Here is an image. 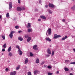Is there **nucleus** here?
<instances>
[{"label":"nucleus","instance_id":"obj_1","mask_svg":"<svg viewBox=\"0 0 75 75\" xmlns=\"http://www.w3.org/2000/svg\"><path fill=\"white\" fill-rule=\"evenodd\" d=\"M51 29L50 28H48L47 31L46 35L47 36L51 35Z\"/></svg>","mask_w":75,"mask_h":75},{"label":"nucleus","instance_id":"obj_2","mask_svg":"<svg viewBox=\"0 0 75 75\" xmlns=\"http://www.w3.org/2000/svg\"><path fill=\"white\" fill-rule=\"evenodd\" d=\"M61 37L60 35H57V34H54V37L53 38V39H56L57 38H59Z\"/></svg>","mask_w":75,"mask_h":75},{"label":"nucleus","instance_id":"obj_3","mask_svg":"<svg viewBox=\"0 0 75 75\" xmlns=\"http://www.w3.org/2000/svg\"><path fill=\"white\" fill-rule=\"evenodd\" d=\"M14 33H15V31H12L11 32V33L9 35V36L10 38H13V34H14Z\"/></svg>","mask_w":75,"mask_h":75},{"label":"nucleus","instance_id":"obj_4","mask_svg":"<svg viewBox=\"0 0 75 75\" xmlns=\"http://www.w3.org/2000/svg\"><path fill=\"white\" fill-rule=\"evenodd\" d=\"M33 48L34 49V50H36V51L38 50V49L37 48V45H35L33 46Z\"/></svg>","mask_w":75,"mask_h":75},{"label":"nucleus","instance_id":"obj_5","mask_svg":"<svg viewBox=\"0 0 75 75\" xmlns=\"http://www.w3.org/2000/svg\"><path fill=\"white\" fill-rule=\"evenodd\" d=\"M49 7H51V8H54V5L50 3L49 4Z\"/></svg>","mask_w":75,"mask_h":75},{"label":"nucleus","instance_id":"obj_6","mask_svg":"<svg viewBox=\"0 0 75 75\" xmlns=\"http://www.w3.org/2000/svg\"><path fill=\"white\" fill-rule=\"evenodd\" d=\"M12 3L10 2L9 4V9H11V8H12V7H13V6H12Z\"/></svg>","mask_w":75,"mask_h":75},{"label":"nucleus","instance_id":"obj_7","mask_svg":"<svg viewBox=\"0 0 75 75\" xmlns=\"http://www.w3.org/2000/svg\"><path fill=\"white\" fill-rule=\"evenodd\" d=\"M17 10L19 11H21V10H22V9L21 8L18 7L17 8Z\"/></svg>","mask_w":75,"mask_h":75},{"label":"nucleus","instance_id":"obj_8","mask_svg":"<svg viewBox=\"0 0 75 75\" xmlns=\"http://www.w3.org/2000/svg\"><path fill=\"white\" fill-rule=\"evenodd\" d=\"M16 74V71H14L13 72H11L10 74L11 75H15Z\"/></svg>","mask_w":75,"mask_h":75},{"label":"nucleus","instance_id":"obj_9","mask_svg":"<svg viewBox=\"0 0 75 75\" xmlns=\"http://www.w3.org/2000/svg\"><path fill=\"white\" fill-rule=\"evenodd\" d=\"M46 40L47 41H49V42H51V40L49 38H46Z\"/></svg>","mask_w":75,"mask_h":75},{"label":"nucleus","instance_id":"obj_10","mask_svg":"<svg viewBox=\"0 0 75 75\" xmlns=\"http://www.w3.org/2000/svg\"><path fill=\"white\" fill-rule=\"evenodd\" d=\"M40 17L41 18H42L43 20H46V18L45 16H40Z\"/></svg>","mask_w":75,"mask_h":75},{"label":"nucleus","instance_id":"obj_11","mask_svg":"<svg viewBox=\"0 0 75 75\" xmlns=\"http://www.w3.org/2000/svg\"><path fill=\"white\" fill-rule=\"evenodd\" d=\"M31 38L30 37H28L27 39V42H30L31 41Z\"/></svg>","mask_w":75,"mask_h":75},{"label":"nucleus","instance_id":"obj_12","mask_svg":"<svg viewBox=\"0 0 75 75\" xmlns=\"http://www.w3.org/2000/svg\"><path fill=\"white\" fill-rule=\"evenodd\" d=\"M47 53H48L49 54H51V52L50 49H47Z\"/></svg>","mask_w":75,"mask_h":75},{"label":"nucleus","instance_id":"obj_13","mask_svg":"<svg viewBox=\"0 0 75 75\" xmlns=\"http://www.w3.org/2000/svg\"><path fill=\"white\" fill-rule=\"evenodd\" d=\"M28 58L26 59L25 61V64H27V63H28Z\"/></svg>","mask_w":75,"mask_h":75},{"label":"nucleus","instance_id":"obj_14","mask_svg":"<svg viewBox=\"0 0 75 75\" xmlns=\"http://www.w3.org/2000/svg\"><path fill=\"white\" fill-rule=\"evenodd\" d=\"M67 38H68V36H65V37H64L62 39V41L65 40V39H67Z\"/></svg>","mask_w":75,"mask_h":75},{"label":"nucleus","instance_id":"obj_15","mask_svg":"<svg viewBox=\"0 0 75 75\" xmlns=\"http://www.w3.org/2000/svg\"><path fill=\"white\" fill-rule=\"evenodd\" d=\"M18 52H19V54L21 55H22V54H23V52L21 51V49H19L18 50Z\"/></svg>","mask_w":75,"mask_h":75},{"label":"nucleus","instance_id":"obj_16","mask_svg":"<svg viewBox=\"0 0 75 75\" xmlns=\"http://www.w3.org/2000/svg\"><path fill=\"white\" fill-rule=\"evenodd\" d=\"M18 40H20V41H21L23 40V39L22 38H21V37H18Z\"/></svg>","mask_w":75,"mask_h":75},{"label":"nucleus","instance_id":"obj_17","mask_svg":"<svg viewBox=\"0 0 75 75\" xmlns=\"http://www.w3.org/2000/svg\"><path fill=\"white\" fill-rule=\"evenodd\" d=\"M40 62V60H39V59H37L36 60V63L37 64H38Z\"/></svg>","mask_w":75,"mask_h":75},{"label":"nucleus","instance_id":"obj_18","mask_svg":"<svg viewBox=\"0 0 75 75\" xmlns=\"http://www.w3.org/2000/svg\"><path fill=\"white\" fill-rule=\"evenodd\" d=\"M11 46H10L8 48V52H10V51H11Z\"/></svg>","mask_w":75,"mask_h":75},{"label":"nucleus","instance_id":"obj_19","mask_svg":"<svg viewBox=\"0 0 75 75\" xmlns=\"http://www.w3.org/2000/svg\"><path fill=\"white\" fill-rule=\"evenodd\" d=\"M20 68V65H18V67H16V70H18Z\"/></svg>","mask_w":75,"mask_h":75},{"label":"nucleus","instance_id":"obj_20","mask_svg":"<svg viewBox=\"0 0 75 75\" xmlns=\"http://www.w3.org/2000/svg\"><path fill=\"white\" fill-rule=\"evenodd\" d=\"M8 56H9V57H12L13 56V54L10 52L8 53Z\"/></svg>","mask_w":75,"mask_h":75},{"label":"nucleus","instance_id":"obj_21","mask_svg":"<svg viewBox=\"0 0 75 75\" xmlns=\"http://www.w3.org/2000/svg\"><path fill=\"white\" fill-rule=\"evenodd\" d=\"M71 10H73V11H75V8L74 7V6H73V7H72L71 8Z\"/></svg>","mask_w":75,"mask_h":75},{"label":"nucleus","instance_id":"obj_22","mask_svg":"<svg viewBox=\"0 0 75 75\" xmlns=\"http://www.w3.org/2000/svg\"><path fill=\"white\" fill-rule=\"evenodd\" d=\"M38 72V71L37 70L35 71L34 72V74L35 75V74H36L37 73V72Z\"/></svg>","mask_w":75,"mask_h":75},{"label":"nucleus","instance_id":"obj_23","mask_svg":"<svg viewBox=\"0 0 75 75\" xmlns=\"http://www.w3.org/2000/svg\"><path fill=\"white\" fill-rule=\"evenodd\" d=\"M29 36L28 35H26L24 37H25V38H28Z\"/></svg>","mask_w":75,"mask_h":75},{"label":"nucleus","instance_id":"obj_24","mask_svg":"<svg viewBox=\"0 0 75 75\" xmlns=\"http://www.w3.org/2000/svg\"><path fill=\"white\" fill-rule=\"evenodd\" d=\"M32 31V30L30 28H29L28 29V33H30V32H31Z\"/></svg>","mask_w":75,"mask_h":75},{"label":"nucleus","instance_id":"obj_25","mask_svg":"<svg viewBox=\"0 0 75 75\" xmlns=\"http://www.w3.org/2000/svg\"><path fill=\"white\" fill-rule=\"evenodd\" d=\"M6 17H8V18L9 17H10V15H9V13H7L6 14Z\"/></svg>","mask_w":75,"mask_h":75},{"label":"nucleus","instance_id":"obj_26","mask_svg":"<svg viewBox=\"0 0 75 75\" xmlns=\"http://www.w3.org/2000/svg\"><path fill=\"white\" fill-rule=\"evenodd\" d=\"M6 44L5 43L3 47H4V48H6Z\"/></svg>","mask_w":75,"mask_h":75},{"label":"nucleus","instance_id":"obj_27","mask_svg":"<svg viewBox=\"0 0 75 75\" xmlns=\"http://www.w3.org/2000/svg\"><path fill=\"white\" fill-rule=\"evenodd\" d=\"M64 70L66 71H69V69H68L67 68H64Z\"/></svg>","mask_w":75,"mask_h":75},{"label":"nucleus","instance_id":"obj_28","mask_svg":"<svg viewBox=\"0 0 75 75\" xmlns=\"http://www.w3.org/2000/svg\"><path fill=\"white\" fill-rule=\"evenodd\" d=\"M28 27L29 28L30 27H31V24L30 23H28Z\"/></svg>","mask_w":75,"mask_h":75},{"label":"nucleus","instance_id":"obj_29","mask_svg":"<svg viewBox=\"0 0 75 75\" xmlns=\"http://www.w3.org/2000/svg\"><path fill=\"white\" fill-rule=\"evenodd\" d=\"M15 28H16V29H18V28H19V26L18 25L16 26H15Z\"/></svg>","mask_w":75,"mask_h":75},{"label":"nucleus","instance_id":"obj_30","mask_svg":"<svg viewBox=\"0 0 75 75\" xmlns=\"http://www.w3.org/2000/svg\"><path fill=\"white\" fill-rule=\"evenodd\" d=\"M30 57H33V54L32 53L30 52Z\"/></svg>","mask_w":75,"mask_h":75},{"label":"nucleus","instance_id":"obj_31","mask_svg":"<svg viewBox=\"0 0 75 75\" xmlns=\"http://www.w3.org/2000/svg\"><path fill=\"white\" fill-rule=\"evenodd\" d=\"M28 75H31V73L30 72H28Z\"/></svg>","mask_w":75,"mask_h":75},{"label":"nucleus","instance_id":"obj_32","mask_svg":"<svg viewBox=\"0 0 75 75\" xmlns=\"http://www.w3.org/2000/svg\"><path fill=\"white\" fill-rule=\"evenodd\" d=\"M47 74L48 75H52V73H51L49 72Z\"/></svg>","mask_w":75,"mask_h":75},{"label":"nucleus","instance_id":"obj_33","mask_svg":"<svg viewBox=\"0 0 75 75\" xmlns=\"http://www.w3.org/2000/svg\"><path fill=\"white\" fill-rule=\"evenodd\" d=\"M16 48L18 49V50H21L20 49V47H19V46L18 45L16 46Z\"/></svg>","mask_w":75,"mask_h":75},{"label":"nucleus","instance_id":"obj_34","mask_svg":"<svg viewBox=\"0 0 75 75\" xmlns=\"http://www.w3.org/2000/svg\"><path fill=\"white\" fill-rule=\"evenodd\" d=\"M5 70L6 72H8V68H6L5 69Z\"/></svg>","mask_w":75,"mask_h":75},{"label":"nucleus","instance_id":"obj_35","mask_svg":"<svg viewBox=\"0 0 75 75\" xmlns=\"http://www.w3.org/2000/svg\"><path fill=\"white\" fill-rule=\"evenodd\" d=\"M54 51L52 52V56L54 55Z\"/></svg>","mask_w":75,"mask_h":75},{"label":"nucleus","instance_id":"obj_36","mask_svg":"<svg viewBox=\"0 0 75 75\" xmlns=\"http://www.w3.org/2000/svg\"><path fill=\"white\" fill-rule=\"evenodd\" d=\"M70 64H75V62H71L70 63Z\"/></svg>","mask_w":75,"mask_h":75},{"label":"nucleus","instance_id":"obj_37","mask_svg":"<svg viewBox=\"0 0 75 75\" xmlns=\"http://www.w3.org/2000/svg\"><path fill=\"white\" fill-rule=\"evenodd\" d=\"M2 38L3 39V40H5V37L4 36H2Z\"/></svg>","mask_w":75,"mask_h":75},{"label":"nucleus","instance_id":"obj_38","mask_svg":"<svg viewBox=\"0 0 75 75\" xmlns=\"http://www.w3.org/2000/svg\"><path fill=\"white\" fill-rule=\"evenodd\" d=\"M69 61V60H66L65 61V62H68Z\"/></svg>","mask_w":75,"mask_h":75},{"label":"nucleus","instance_id":"obj_39","mask_svg":"<svg viewBox=\"0 0 75 75\" xmlns=\"http://www.w3.org/2000/svg\"><path fill=\"white\" fill-rule=\"evenodd\" d=\"M47 67L48 68H49V69H51V67L50 66H48Z\"/></svg>","mask_w":75,"mask_h":75},{"label":"nucleus","instance_id":"obj_40","mask_svg":"<svg viewBox=\"0 0 75 75\" xmlns=\"http://www.w3.org/2000/svg\"><path fill=\"white\" fill-rule=\"evenodd\" d=\"M56 74H59V71H57L56 72Z\"/></svg>","mask_w":75,"mask_h":75},{"label":"nucleus","instance_id":"obj_41","mask_svg":"<svg viewBox=\"0 0 75 75\" xmlns=\"http://www.w3.org/2000/svg\"><path fill=\"white\" fill-rule=\"evenodd\" d=\"M21 32H22V31L20 30L19 31H18V33H21Z\"/></svg>","mask_w":75,"mask_h":75},{"label":"nucleus","instance_id":"obj_42","mask_svg":"<svg viewBox=\"0 0 75 75\" xmlns=\"http://www.w3.org/2000/svg\"><path fill=\"white\" fill-rule=\"evenodd\" d=\"M46 57H50V55L49 54H47L46 55Z\"/></svg>","mask_w":75,"mask_h":75},{"label":"nucleus","instance_id":"obj_43","mask_svg":"<svg viewBox=\"0 0 75 75\" xmlns=\"http://www.w3.org/2000/svg\"><path fill=\"white\" fill-rule=\"evenodd\" d=\"M22 10H25V8H24V7L22 8Z\"/></svg>","mask_w":75,"mask_h":75},{"label":"nucleus","instance_id":"obj_44","mask_svg":"<svg viewBox=\"0 0 75 75\" xmlns=\"http://www.w3.org/2000/svg\"><path fill=\"white\" fill-rule=\"evenodd\" d=\"M44 64V62H43L41 63V65H43Z\"/></svg>","mask_w":75,"mask_h":75},{"label":"nucleus","instance_id":"obj_45","mask_svg":"<svg viewBox=\"0 0 75 75\" xmlns=\"http://www.w3.org/2000/svg\"><path fill=\"white\" fill-rule=\"evenodd\" d=\"M2 51H3V52H4V51H5V49H3L2 50Z\"/></svg>","mask_w":75,"mask_h":75},{"label":"nucleus","instance_id":"obj_46","mask_svg":"<svg viewBox=\"0 0 75 75\" xmlns=\"http://www.w3.org/2000/svg\"><path fill=\"white\" fill-rule=\"evenodd\" d=\"M45 7L46 8H47V7H48V6L47 5H46L45 6Z\"/></svg>","mask_w":75,"mask_h":75},{"label":"nucleus","instance_id":"obj_47","mask_svg":"<svg viewBox=\"0 0 75 75\" xmlns=\"http://www.w3.org/2000/svg\"><path fill=\"white\" fill-rule=\"evenodd\" d=\"M38 21H41V20L40 19H39L38 20Z\"/></svg>","mask_w":75,"mask_h":75},{"label":"nucleus","instance_id":"obj_48","mask_svg":"<svg viewBox=\"0 0 75 75\" xmlns=\"http://www.w3.org/2000/svg\"><path fill=\"white\" fill-rule=\"evenodd\" d=\"M39 3H40V4H41V1L40 0L39 1Z\"/></svg>","mask_w":75,"mask_h":75},{"label":"nucleus","instance_id":"obj_49","mask_svg":"<svg viewBox=\"0 0 75 75\" xmlns=\"http://www.w3.org/2000/svg\"><path fill=\"white\" fill-rule=\"evenodd\" d=\"M18 3H20V1L18 0Z\"/></svg>","mask_w":75,"mask_h":75},{"label":"nucleus","instance_id":"obj_50","mask_svg":"<svg viewBox=\"0 0 75 75\" xmlns=\"http://www.w3.org/2000/svg\"><path fill=\"white\" fill-rule=\"evenodd\" d=\"M49 13H50V14H52V12H51V11H49Z\"/></svg>","mask_w":75,"mask_h":75},{"label":"nucleus","instance_id":"obj_51","mask_svg":"<svg viewBox=\"0 0 75 75\" xmlns=\"http://www.w3.org/2000/svg\"><path fill=\"white\" fill-rule=\"evenodd\" d=\"M73 50L74 52H75V49H73Z\"/></svg>","mask_w":75,"mask_h":75},{"label":"nucleus","instance_id":"obj_52","mask_svg":"<svg viewBox=\"0 0 75 75\" xmlns=\"http://www.w3.org/2000/svg\"><path fill=\"white\" fill-rule=\"evenodd\" d=\"M62 21H63V22H64V21H65V19H63Z\"/></svg>","mask_w":75,"mask_h":75},{"label":"nucleus","instance_id":"obj_53","mask_svg":"<svg viewBox=\"0 0 75 75\" xmlns=\"http://www.w3.org/2000/svg\"><path fill=\"white\" fill-rule=\"evenodd\" d=\"M69 75H73V74H72V73H70L69 74Z\"/></svg>","mask_w":75,"mask_h":75},{"label":"nucleus","instance_id":"obj_54","mask_svg":"<svg viewBox=\"0 0 75 75\" xmlns=\"http://www.w3.org/2000/svg\"><path fill=\"white\" fill-rule=\"evenodd\" d=\"M35 11H38V9H35Z\"/></svg>","mask_w":75,"mask_h":75},{"label":"nucleus","instance_id":"obj_55","mask_svg":"<svg viewBox=\"0 0 75 75\" xmlns=\"http://www.w3.org/2000/svg\"><path fill=\"white\" fill-rule=\"evenodd\" d=\"M1 18V16L0 15V19Z\"/></svg>","mask_w":75,"mask_h":75},{"label":"nucleus","instance_id":"obj_56","mask_svg":"<svg viewBox=\"0 0 75 75\" xmlns=\"http://www.w3.org/2000/svg\"><path fill=\"white\" fill-rule=\"evenodd\" d=\"M71 70H73V69L72 68H71Z\"/></svg>","mask_w":75,"mask_h":75},{"label":"nucleus","instance_id":"obj_57","mask_svg":"<svg viewBox=\"0 0 75 75\" xmlns=\"http://www.w3.org/2000/svg\"><path fill=\"white\" fill-rule=\"evenodd\" d=\"M73 37H75V36H73Z\"/></svg>","mask_w":75,"mask_h":75},{"label":"nucleus","instance_id":"obj_58","mask_svg":"<svg viewBox=\"0 0 75 75\" xmlns=\"http://www.w3.org/2000/svg\"><path fill=\"white\" fill-rule=\"evenodd\" d=\"M50 47H51V46H50Z\"/></svg>","mask_w":75,"mask_h":75},{"label":"nucleus","instance_id":"obj_59","mask_svg":"<svg viewBox=\"0 0 75 75\" xmlns=\"http://www.w3.org/2000/svg\"><path fill=\"white\" fill-rule=\"evenodd\" d=\"M2 55H3V53L2 54Z\"/></svg>","mask_w":75,"mask_h":75},{"label":"nucleus","instance_id":"obj_60","mask_svg":"<svg viewBox=\"0 0 75 75\" xmlns=\"http://www.w3.org/2000/svg\"><path fill=\"white\" fill-rule=\"evenodd\" d=\"M19 15H20V14H19Z\"/></svg>","mask_w":75,"mask_h":75}]
</instances>
